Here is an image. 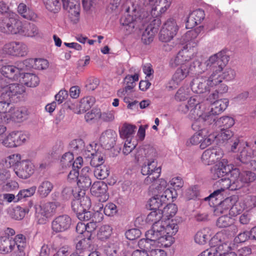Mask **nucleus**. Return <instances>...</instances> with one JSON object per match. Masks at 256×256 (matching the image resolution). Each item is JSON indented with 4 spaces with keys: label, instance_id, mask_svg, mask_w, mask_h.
<instances>
[{
    "label": "nucleus",
    "instance_id": "14",
    "mask_svg": "<svg viewBox=\"0 0 256 256\" xmlns=\"http://www.w3.org/2000/svg\"><path fill=\"white\" fill-rule=\"evenodd\" d=\"M179 27L176 20L169 18L164 24L160 33V40L167 42L172 40L176 35Z\"/></svg>",
    "mask_w": 256,
    "mask_h": 256
},
{
    "label": "nucleus",
    "instance_id": "63",
    "mask_svg": "<svg viewBox=\"0 0 256 256\" xmlns=\"http://www.w3.org/2000/svg\"><path fill=\"white\" fill-rule=\"evenodd\" d=\"M36 186H32L28 188L20 190L16 196L17 200L15 202H18L22 198L33 196L36 192Z\"/></svg>",
    "mask_w": 256,
    "mask_h": 256
},
{
    "label": "nucleus",
    "instance_id": "5",
    "mask_svg": "<svg viewBox=\"0 0 256 256\" xmlns=\"http://www.w3.org/2000/svg\"><path fill=\"white\" fill-rule=\"evenodd\" d=\"M174 242V238L170 235L160 236L156 238H142L138 242L140 248L148 250L149 256H166V253L160 248L169 247Z\"/></svg>",
    "mask_w": 256,
    "mask_h": 256
},
{
    "label": "nucleus",
    "instance_id": "11",
    "mask_svg": "<svg viewBox=\"0 0 256 256\" xmlns=\"http://www.w3.org/2000/svg\"><path fill=\"white\" fill-rule=\"evenodd\" d=\"M198 61L194 62L192 64V62H187L179 66L174 73L172 80L170 82V86H168V89L170 90L176 88L193 70L194 68L196 69L195 72H197L196 70L198 64H195Z\"/></svg>",
    "mask_w": 256,
    "mask_h": 256
},
{
    "label": "nucleus",
    "instance_id": "7",
    "mask_svg": "<svg viewBox=\"0 0 256 256\" xmlns=\"http://www.w3.org/2000/svg\"><path fill=\"white\" fill-rule=\"evenodd\" d=\"M197 33L196 31H188L182 38V42L183 44H185L184 49L179 52L178 54L170 60V64L172 67L178 66H181L183 64L187 62H190L184 56L186 50L191 48L196 47L198 43V40L196 38Z\"/></svg>",
    "mask_w": 256,
    "mask_h": 256
},
{
    "label": "nucleus",
    "instance_id": "49",
    "mask_svg": "<svg viewBox=\"0 0 256 256\" xmlns=\"http://www.w3.org/2000/svg\"><path fill=\"white\" fill-rule=\"evenodd\" d=\"M226 196V192L220 188L214 190L208 196L204 198L206 201H210L214 206H217L224 197Z\"/></svg>",
    "mask_w": 256,
    "mask_h": 256
},
{
    "label": "nucleus",
    "instance_id": "37",
    "mask_svg": "<svg viewBox=\"0 0 256 256\" xmlns=\"http://www.w3.org/2000/svg\"><path fill=\"white\" fill-rule=\"evenodd\" d=\"M150 188L155 190L156 192L158 194H164L167 190H170L174 194V198L176 197L177 194L176 191L174 190L172 188L168 186V184L166 180L164 178L156 179L151 184Z\"/></svg>",
    "mask_w": 256,
    "mask_h": 256
},
{
    "label": "nucleus",
    "instance_id": "26",
    "mask_svg": "<svg viewBox=\"0 0 256 256\" xmlns=\"http://www.w3.org/2000/svg\"><path fill=\"white\" fill-rule=\"evenodd\" d=\"M238 168H235L232 172L230 178H220L217 184L220 186V189L222 190L224 192L228 189L230 190H235L238 189L236 182V178L238 176Z\"/></svg>",
    "mask_w": 256,
    "mask_h": 256
},
{
    "label": "nucleus",
    "instance_id": "60",
    "mask_svg": "<svg viewBox=\"0 0 256 256\" xmlns=\"http://www.w3.org/2000/svg\"><path fill=\"white\" fill-rule=\"evenodd\" d=\"M216 138H217L216 134H208L206 130V131L204 132L203 140H202L200 146V148L204 149L209 146L214 142Z\"/></svg>",
    "mask_w": 256,
    "mask_h": 256
},
{
    "label": "nucleus",
    "instance_id": "18",
    "mask_svg": "<svg viewBox=\"0 0 256 256\" xmlns=\"http://www.w3.org/2000/svg\"><path fill=\"white\" fill-rule=\"evenodd\" d=\"M164 194H156L148 200V204L151 210H160V208L168 200H172L174 198V194L169 190H166Z\"/></svg>",
    "mask_w": 256,
    "mask_h": 256
},
{
    "label": "nucleus",
    "instance_id": "52",
    "mask_svg": "<svg viewBox=\"0 0 256 256\" xmlns=\"http://www.w3.org/2000/svg\"><path fill=\"white\" fill-rule=\"evenodd\" d=\"M203 124L204 123L202 124V126L200 129L196 130L198 131V132L195 133L187 141V146H190L191 145H197L198 144H201L202 140H203V135L204 134V132L206 131V129H200Z\"/></svg>",
    "mask_w": 256,
    "mask_h": 256
},
{
    "label": "nucleus",
    "instance_id": "16",
    "mask_svg": "<svg viewBox=\"0 0 256 256\" xmlns=\"http://www.w3.org/2000/svg\"><path fill=\"white\" fill-rule=\"evenodd\" d=\"M3 53L13 56H26L28 52L27 46L22 42H11L6 44L2 48Z\"/></svg>",
    "mask_w": 256,
    "mask_h": 256
},
{
    "label": "nucleus",
    "instance_id": "17",
    "mask_svg": "<svg viewBox=\"0 0 256 256\" xmlns=\"http://www.w3.org/2000/svg\"><path fill=\"white\" fill-rule=\"evenodd\" d=\"M235 168L234 165L228 164L226 159L223 158L211 168V176L214 180L222 178L228 173L232 174V172Z\"/></svg>",
    "mask_w": 256,
    "mask_h": 256
},
{
    "label": "nucleus",
    "instance_id": "28",
    "mask_svg": "<svg viewBox=\"0 0 256 256\" xmlns=\"http://www.w3.org/2000/svg\"><path fill=\"white\" fill-rule=\"evenodd\" d=\"M152 23H154V26L152 24L148 26L142 36V40L146 44H150L154 38V36L158 32V27L160 24V20L158 18H154L152 20Z\"/></svg>",
    "mask_w": 256,
    "mask_h": 256
},
{
    "label": "nucleus",
    "instance_id": "19",
    "mask_svg": "<svg viewBox=\"0 0 256 256\" xmlns=\"http://www.w3.org/2000/svg\"><path fill=\"white\" fill-rule=\"evenodd\" d=\"M20 62L18 64V67L12 65L4 66L1 68V73L5 76V78H8L14 80H19L23 74V71L26 69L25 66L21 64Z\"/></svg>",
    "mask_w": 256,
    "mask_h": 256
},
{
    "label": "nucleus",
    "instance_id": "9",
    "mask_svg": "<svg viewBox=\"0 0 256 256\" xmlns=\"http://www.w3.org/2000/svg\"><path fill=\"white\" fill-rule=\"evenodd\" d=\"M0 92L2 100L12 102L25 92V88L22 84H8L6 80L0 76Z\"/></svg>",
    "mask_w": 256,
    "mask_h": 256
},
{
    "label": "nucleus",
    "instance_id": "64",
    "mask_svg": "<svg viewBox=\"0 0 256 256\" xmlns=\"http://www.w3.org/2000/svg\"><path fill=\"white\" fill-rule=\"evenodd\" d=\"M244 210H246V208L242 200L239 202L236 200V202L232 204V207L230 210V215L234 216L240 214Z\"/></svg>",
    "mask_w": 256,
    "mask_h": 256
},
{
    "label": "nucleus",
    "instance_id": "58",
    "mask_svg": "<svg viewBox=\"0 0 256 256\" xmlns=\"http://www.w3.org/2000/svg\"><path fill=\"white\" fill-rule=\"evenodd\" d=\"M91 246V240L90 238H84L78 241L76 244V252L80 254L83 252L89 250Z\"/></svg>",
    "mask_w": 256,
    "mask_h": 256
},
{
    "label": "nucleus",
    "instance_id": "59",
    "mask_svg": "<svg viewBox=\"0 0 256 256\" xmlns=\"http://www.w3.org/2000/svg\"><path fill=\"white\" fill-rule=\"evenodd\" d=\"M216 136L218 140H222L223 142L228 140L230 141L233 139V137L236 136L234 135V132L231 130L224 128H222L220 132Z\"/></svg>",
    "mask_w": 256,
    "mask_h": 256
},
{
    "label": "nucleus",
    "instance_id": "34",
    "mask_svg": "<svg viewBox=\"0 0 256 256\" xmlns=\"http://www.w3.org/2000/svg\"><path fill=\"white\" fill-rule=\"evenodd\" d=\"M90 174L89 167L86 166L82 168L77 181V184L80 188L86 190L90 187L92 184V180L90 178Z\"/></svg>",
    "mask_w": 256,
    "mask_h": 256
},
{
    "label": "nucleus",
    "instance_id": "12",
    "mask_svg": "<svg viewBox=\"0 0 256 256\" xmlns=\"http://www.w3.org/2000/svg\"><path fill=\"white\" fill-rule=\"evenodd\" d=\"M14 13L10 14V17L0 20V30L6 34H18L21 36V31L24 22L15 18Z\"/></svg>",
    "mask_w": 256,
    "mask_h": 256
},
{
    "label": "nucleus",
    "instance_id": "35",
    "mask_svg": "<svg viewBox=\"0 0 256 256\" xmlns=\"http://www.w3.org/2000/svg\"><path fill=\"white\" fill-rule=\"evenodd\" d=\"M204 18V12L203 10L198 9L193 11L188 18L186 28H193L200 24Z\"/></svg>",
    "mask_w": 256,
    "mask_h": 256
},
{
    "label": "nucleus",
    "instance_id": "20",
    "mask_svg": "<svg viewBox=\"0 0 256 256\" xmlns=\"http://www.w3.org/2000/svg\"><path fill=\"white\" fill-rule=\"evenodd\" d=\"M218 242L214 244V248L218 252L216 256H237V254L232 252L238 248V244L228 242H222L220 240V233H217Z\"/></svg>",
    "mask_w": 256,
    "mask_h": 256
},
{
    "label": "nucleus",
    "instance_id": "40",
    "mask_svg": "<svg viewBox=\"0 0 256 256\" xmlns=\"http://www.w3.org/2000/svg\"><path fill=\"white\" fill-rule=\"evenodd\" d=\"M28 116V111L24 107L15 108L12 107V112H10V122H20L26 120Z\"/></svg>",
    "mask_w": 256,
    "mask_h": 256
},
{
    "label": "nucleus",
    "instance_id": "27",
    "mask_svg": "<svg viewBox=\"0 0 256 256\" xmlns=\"http://www.w3.org/2000/svg\"><path fill=\"white\" fill-rule=\"evenodd\" d=\"M108 186L104 182L98 181L92 186L90 192L92 195L100 198V201L105 202L108 198Z\"/></svg>",
    "mask_w": 256,
    "mask_h": 256
},
{
    "label": "nucleus",
    "instance_id": "31",
    "mask_svg": "<svg viewBox=\"0 0 256 256\" xmlns=\"http://www.w3.org/2000/svg\"><path fill=\"white\" fill-rule=\"evenodd\" d=\"M236 202V196L226 198L216 206L214 211V214L218 216L220 214H226L228 212H230V210Z\"/></svg>",
    "mask_w": 256,
    "mask_h": 256
},
{
    "label": "nucleus",
    "instance_id": "61",
    "mask_svg": "<svg viewBox=\"0 0 256 256\" xmlns=\"http://www.w3.org/2000/svg\"><path fill=\"white\" fill-rule=\"evenodd\" d=\"M46 8L52 12L56 13L60 8V0H43Z\"/></svg>",
    "mask_w": 256,
    "mask_h": 256
},
{
    "label": "nucleus",
    "instance_id": "15",
    "mask_svg": "<svg viewBox=\"0 0 256 256\" xmlns=\"http://www.w3.org/2000/svg\"><path fill=\"white\" fill-rule=\"evenodd\" d=\"M204 102L205 103L206 108L205 109H203L204 117L207 118L208 116H212V119H214L212 120H204V122H207L208 124H212L216 121V115L221 113L226 108L229 102L228 100L226 98L216 100L212 105V108L210 110L208 108H207V106H206V102Z\"/></svg>",
    "mask_w": 256,
    "mask_h": 256
},
{
    "label": "nucleus",
    "instance_id": "47",
    "mask_svg": "<svg viewBox=\"0 0 256 256\" xmlns=\"http://www.w3.org/2000/svg\"><path fill=\"white\" fill-rule=\"evenodd\" d=\"M113 229L108 224L103 225L100 227L97 233V237L101 241L110 240L112 236H116L113 235Z\"/></svg>",
    "mask_w": 256,
    "mask_h": 256
},
{
    "label": "nucleus",
    "instance_id": "30",
    "mask_svg": "<svg viewBox=\"0 0 256 256\" xmlns=\"http://www.w3.org/2000/svg\"><path fill=\"white\" fill-rule=\"evenodd\" d=\"M116 138V132L108 129L102 132L100 138V141L106 148L109 149L114 146Z\"/></svg>",
    "mask_w": 256,
    "mask_h": 256
},
{
    "label": "nucleus",
    "instance_id": "21",
    "mask_svg": "<svg viewBox=\"0 0 256 256\" xmlns=\"http://www.w3.org/2000/svg\"><path fill=\"white\" fill-rule=\"evenodd\" d=\"M95 148L98 146L96 144H94ZM99 147L100 146H98ZM94 146L90 144L86 147V150H84L85 155L88 158H91L90 165L94 167H97L99 166L103 165L102 164L104 162V155L99 150L98 148L96 150L93 148Z\"/></svg>",
    "mask_w": 256,
    "mask_h": 256
},
{
    "label": "nucleus",
    "instance_id": "3",
    "mask_svg": "<svg viewBox=\"0 0 256 256\" xmlns=\"http://www.w3.org/2000/svg\"><path fill=\"white\" fill-rule=\"evenodd\" d=\"M205 108V103L200 102L199 96H196L190 98L187 104H180L178 107V110L184 114L189 112L188 118L193 122L192 128L194 130H197L204 122V120H214L210 116H208L207 118L204 117L203 109Z\"/></svg>",
    "mask_w": 256,
    "mask_h": 256
},
{
    "label": "nucleus",
    "instance_id": "57",
    "mask_svg": "<svg viewBox=\"0 0 256 256\" xmlns=\"http://www.w3.org/2000/svg\"><path fill=\"white\" fill-rule=\"evenodd\" d=\"M216 125L224 128L228 129L234 124V119L230 116H224L220 118L216 122Z\"/></svg>",
    "mask_w": 256,
    "mask_h": 256
},
{
    "label": "nucleus",
    "instance_id": "42",
    "mask_svg": "<svg viewBox=\"0 0 256 256\" xmlns=\"http://www.w3.org/2000/svg\"><path fill=\"white\" fill-rule=\"evenodd\" d=\"M139 76L138 74L136 73L134 75H128L124 78V82L126 86L124 88L118 91V95L121 96L124 95L129 90H130L134 86V82L138 80Z\"/></svg>",
    "mask_w": 256,
    "mask_h": 256
},
{
    "label": "nucleus",
    "instance_id": "46",
    "mask_svg": "<svg viewBox=\"0 0 256 256\" xmlns=\"http://www.w3.org/2000/svg\"><path fill=\"white\" fill-rule=\"evenodd\" d=\"M18 12L22 16L26 19L32 21H36L37 19V14L33 10L28 8L23 3H21L18 6Z\"/></svg>",
    "mask_w": 256,
    "mask_h": 256
},
{
    "label": "nucleus",
    "instance_id": "48",
    "mask_svg": "<svg viewBox=\"0 0 256 256\" xmlns=\"http://www.w3.org/2000/svg\"><path fill=\"white\" fill-rule=\"evenodd\" d=\"M212 235L210 228H205L198 231L194 236V241L196 243L203 245L209 240Z\"/></svg>",
    "mask_w": 256,
    "mask_h": 256
},
{
    "label": "nucleus",
    "instance_id": "29",
    "mask_svg": "<svg viewBox=\"0 0 256 256\" xmlns=\"http://www.w3.org/2000/svg\"><path fill=\"white\" fill-rule=\"evenodd\" d=\"M91 205L90 198L87 196H80L72 202V208L76 215L82 212L88 210Z\"/></svg>",
    "mask_w": 256,
    "mask_h": 256
},
{
    "label": "nucleus",
    "instance_id": "4",
    "mask_svg": "<svg viewBox=\"0 0 256 256\" xmlns=\"http://www.w3.org/2000/svg\"><path fill=\"white\" fill-rule=\"evenodd\" d=\"M140 152L142 154V160L143 162L141 172L144 176H148L144 182L146 184L149 185L160 176L161 167L158 165L156 151L154 148H148L141 150Z\"/></svg>",
    "mask_w": 256,
    "mask_h": 256
},
{
    "label": "nucleus",
    "instance_id": "6",
    "mask_svg": "<svg viewBox=\"0 0 256 256\" xmlns=\"http://www.w3.org/2000/svg\"><path fill=\"white\" fill-rule=\"evenodd\" d=\"M146 8L147 11L146 14L144 12L140 15L142 24H145L159 15L164 14L170 8L171 0H146Z\"/></svg>",
    "mask_w": 256,
    "mask_h": 256
},
{
    "label": "nucleus",
    "instance_id": "10",
    "mask_svg": "<svg viewBox=\"0 0 256 256\" xmlns=\"http://www.w3.org/2000/svg\"><path fill=\"white\" fill-rule=\"evenodd\" d=\"M28 139V135L22 131L13 130L8 134H0V144L8 148L22 145Z\"/></svg>",
    "mask_w": 256,
    "mask_h": 256
},
{
    "label": "nucleus",
    "instance_id": "25",
    "mask_svg": "<svg viewBox=\"0 0 256 256\" xmlns=\"http://www.w3.org/2000/svg\"><path fill=\"white\" fill-rule=\"evenodd\" d=\"M72 220L67 214H62L56 217L52 222V229L58 233L68 230L70 226Z\"/></svg>",
    "mask_w": 256,
    "mask_h": 256
},
{
    "label": "nucleus",
    "instance_id": "45",
    "mask_svg": "<svg viewBox=\"0 0 256 256\" xmlns=\"http://www.w3.org/2000/svg\"><path fill=\"white\" fill-rule=\"evenodd\" d=\"M39 35L38 28L34 24L24 22L21 36L26 37H35Z\"/></svg>",
    "mask_w": 256,
    "mask_h": 256
},
{
    "label": "nucleus",
    "instance_id": "13",
    "mask_svg": "<svg viewBox=\"0 0 256 256\" xmlns=\"http://www.w3.org/2000/svg\"><path fill=\"white\" fill-rule=\"evenodd\" d=\"M60 206L57 202H46L36 208V217L39 224H46L56 212V209Z\"/></svg>",
    "mask_w": 256,
    "mask_h": 256
},
{
    "label": "nucleus",
    "instance_id": "8",
    "mask_svg": "<svg viewBox=\"0 0 256 256\" xmlns=\"http://www.w3.org/2000/svg\"><path fill=\"white\" fill-rule=\"evenodd\" d=\"M26 246V238L22 234H17L14 238L11 239L6 236L0 237V254H6L18 250L22 256H24Z\"/></svg>",
    "mask_w": 256,
    "mask_h": 256
},
{
    "label": "nucleus",
    "instance_id": "50",
    "mask_svg": "<svg viewBox=\"0 0 256 256\" xmlns=\"http://www.w3.org/2000/svg\"><path fill=\"white\" fill-rule=\"evenodd\" d=\"M54 185L52 182L48 180L42 182L38 188V193L40 197L46 198L52 191Z\"/></svg>",
    "mask_w": 256,
    "mask_h": 256
},
{
    "label": "nucleus",
    "instance_id": "22",
    "mask_svg": "<svg viewBox=\"0 0 256 256\" xmlns=\"http://www.w3.org/2000/svg\"><path fill=\"white\" fill-rule=\"evenodd\" d=\"M34 166L28 160H22L20 164L14 168V172L16 176L22 179H27L34 172Z\"/></svg>",
    "mask_w": 256,
    "mask_h": 256
},
{
    "label": "nucleus",
    "instance_id": "2",
    "mask_svg": "<svg viewBox=\"0 0 256 256\" xmlns=\"http://www.w3.org/2000/svg\"><path fill=\"white\" fill-rule=\"evenodd\" d=\"M146 222L152 223V228L146 233L147 238H156L166 235H174L178 231L177 224L164 221L161 210H152L147 216Z\"/></svg>",
    "mask_w": 256,
    "mask_h": 256
},
{
    "label": "nucleus",
    "instance_id": "32",
    "mask_svg": "<svg viewBox=\"0 0 256 256\" xmlns=\"http://www.w3.org/2000/svg\"><path fill=\"white\" fill-rule=\"evenodd\" d=\"M10 100L0 102V123L8 124L10 122V112H12V106Z\"/></svg>",
    "mask_w": 256,
    "mask_h": 256
},
{
    "label": "nucleus",
    "instance_id": "24",
    "mask_svg": "<svg viewBox=\"0 0 256 256\" xmlns=\"http://www.w3.org/2000/svg\"><path fill=\"white\" fill-rule=\"evenodd\" d=\"M64 8L68 12V16L74 23L80 20V6L78 0H62Z\"/></svg>",
    "mask_w": 256,
    "mask_h": 256
},
{
    "label": "nucleus",
    "instance_id": "39",
    "mask_svg": "<svg viewBox=\"0 0 256 256\" xmlns=\"http://www.w3.org/2000/svg\"><path fill=\"white\" fill-rule=\"evenodd\" d=\"M234 219L232 216H228L227 214H224L218 218L216 221V225L220 228H226L230 226L234 234L236 233L238 228L237 226L234 224Z\"/></svg>",
    "mask_w": 256,
    "mask_h": 256
},
{
    "label": "nucleus",
    "instance_id": "41",
    "mask_svg": "<svg viewBox=\"0 0 256 256\" xmlns=\"http://www.w3.org/2000/svg\"><path fill=\"white\" fill-rule=\"evenodd\" d=\"M120 243L118 236H112L104 247L105 254L108 256H114L120 249Z\"/></svg>",
    "mask_w": 256,
    "mask_h": 256
},
{
    "label": "nucleus",
    "instance_id": "38",
    "mask_svg": "<svg viewBox=\"0 0 256 256\" xmlns=\"http://www.w3.org/2000/svg\"><path fill=\"white\" fill-rule=\"evenodd\" d=\"M94 98L91 96L84 97L80 100L76 108H73L74 113L80 114L88 110L94 103Z\"/></svg>",
    "mask_w": 256,
    "mask_h": 256
},
{
    "label": "nucleus",
    "instance_id": "43",
    "mask_svg": "<svg viewBox=\"0 0 256 256\" xmlns=\"http://www.w3.org/2000/svg\"><path fill=\"white\" fill-rule=\"evenodd\" d=\"M178 211L176 206L174 204H169L164 208L162 213V217L164 221H170V223L176 224V221L171 219L175 216Z\"/></svg>",
    "mask_w": 256,
    "mask_h": 256
},
{
    "label": "nucleus",
    "instance_id": "44",
    "mask_svg": "<svg viewBox=\"0 0 256 256\" xmlns=\"http://www.w3.org/2000/svg\"><path fill=\"white\" fill-rule=\"evenodd\" d=\"M40 80L37 76L33 74L24 73L20 79V82L29 87H35L39 84Z\"/></svg>",
    "mask_w": 256,
    "mask_h": 256
},
{
    "label": "nucleus",
    "instance_id": "62",
    "mask_svg": "<svg viewBox=\"0 0 256 256\" xmlns=\"http://www.w3.org/2000/svg\"><path fill=\"white\" fill-rule=\"evenodd\" d=\"M120 24L124 26V29L129 32H131L134 27L133 18L130 15L122 16L120 20Z\"/></svg>",
    "mask_w": 256,
    "mask_h": 256
},
{
    "label": "nucleus",
    "instance_id": "54",
    "mask_svg": "<svg viewBox=\"0 0 256 256\" xmlns=\"http://www.w3.org/2000/svg\"><path fill=\"white\" fill-rule=\"evenodd\" d=\"M136 127L131 124H124L120 130V134L122 138L132 139L134 134Z\"/></svg>",
    "mask_w": 256,
    "mask_h": 256
},
{
    "label": "nucleus",
    "instance_id": "53",
    "mask_svg": "<svg viewBox=\"0 0 256 256\" xmlns=\"http://www.w3.org/2000/svg\"><path fill=\"white\" fill-rule=\"evenodd\" d=\"M28 212L29 209L28 208L18 206L10 211V216L16 220H21L24 218Z\"/></svg>",
    "mask_w": 256,
    "mask_h": 256
},
{
    "label": "nucleus",
    "instance_id": "51",
    "mask_svg": "<svg viewBox=\"0 0 256 256\" xmlns=\"http://www.w3.org/2000/svg\"><path fill=\"white\" fill-rule=\"evenodd\" d=\"M251 145L250 143L246 142V146L240 151L238 158L242 162L247 164L252 158L254 154L250 148Z\"/></svg>",
    "mask_w": 256,
    "mask_h": 256
},
{
    "label": "nucleus",
    "instance_id": "55",
    "mask_svg": "<svg viewBox=\"0 0 256 256\" xmlns=\"http://www.w3.org/2000/svg\"><path fill=\"white\" fill-rule=\"evenodd\" d=\"M218 242V236H214L210 240V248L201 252L198 256H216L218 253L214 248V244Z\"/></svg>",
    "mask_w": 256,
    "mask_h": 256
},
{
    "label": "nucleus",
    "instance_id": "33",
    "mask_svg": "<svg viewBox=\"0 0 256 256\" xmlns=\"http://www.w3.org/2000/svg\"><path fill=\"white\" fill-rule=\"evenodd\" d=\"M21 64L25 66L26 69L34 68L37 70H45L48 66V62L43 58H29L22 62Z\"/></svg>",
    "mask_w": 256,
    "mask_h": 256
},
{
    "label": "nucleus",
    "instance_id": "23",
    "mask_svg": "<svg viewBox=\"0 0 256 256\" xmlns=\"http://www.w3.org/2000/svg\"><path fill=\"white\" fill-rule=\"evenodd\" d=\"M223 154V151L219 148H208L203 152L201 160L204 164L208 166L220 160Z\"/></svg>",
    "mask_w": 256,
    "mask_h": 256
},
{
    "label": "nucleus",
    "instance_id": "56",
    "mask_svg": "<svg viewBox=\"0 0 256 256\" xmlns=\"http://www.w3.org/2000/svg\"><path fill=\"white\" fill-rule=\"evenodd\" d=\"M110 174L109 167L106 165L99 166L96 168L94 170V175L100 180L106 178Z\"/></svg>",
    "mask_w": 256,
    "mask_h": 256
},
{
    "label": "nucleus",
    "instance_id": "1",
    "mask_svg": "<svg viewBox=\"0 0 256 256\" xmlns=\"http://www.w3.org/2000/svg\"><path fill=\"white\" fill-rule=\"evenodd\" d=\"M228 60L224 52H220L210 56L204 62H196L195 64H198L197 72H208L206 74H204L193 79L190 84L192 91L197 94L204 93L218 86L222 80H233L236 74L235 71L228 68L223 70Z\"/></svg>",
    "mask_w": 256,
    "mask_h": 256
},
{
    "label": "nucleus",
    "instance_id": "36",
    "mask_svg": "<svg viewBox=\"0 0 256 256\" xmlns=\"http://www.w3.org/2000/svg\"><path fill=\"white\" fill-rule=\"evenodd\" d=\"M238 172L239 175L236 178V182L238 189L242 188L246 184L254 182L256 179V174L252 172L244 171L240 172L239 169H238Z\"/></svg>",
    "mask_w": 256,
    "mask_h": 256
}]
</instances>
